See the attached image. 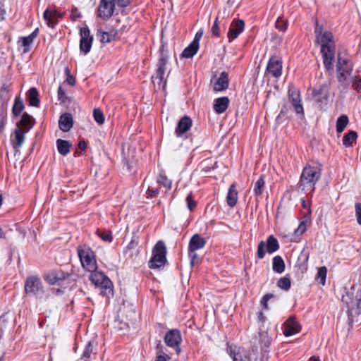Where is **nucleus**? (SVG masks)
Returning <instances> with one entry per match:
<instances>
[{"mask_svg": "<svg viewBox=\"0 0 361 361\" xmlns=\"http://www.w3.org/2000/svg\"><path fill=\"white\" fill-rule=\"evenodd\" d=\"M43 17L46 20L47 25L51 28H54L58 22L56 20V14L55 11L46 9L44 12Z\"/></svg>", "mask_w": 361, "mask_h": 361, "instance_id": "27", "label": "nucleus"}, {"mask_svg": "<svg viewBox=\"0 0 361 361\" xmlns=\"http://www.w3.org/2000/svg\"><path fill=\"white\" fill-rule=\"evenodd\" d=\"M355 207L357 221L360 225H361V203H356Z\"/></svg>", "mask_w": 361, "mask_h": 361, "instance_id": "49", "label": "nucleus"}, {"mask_svg": "<svg viewBox=\"0 0 361 361\" xmlns=\"http://www.w3.org/2000/svg\"><path fill=\"white\" fill-rule=\"evenodd\" d=\"M258 319L259 321L263 322L264 319V316L262 312H259L258 314Z\"/></svg>", "mask_w": 361, "mask_h": 361, "instance_id": "64", "label": "nucleus"}, {"mask_svg": "<svg viewBox=\"0 0 361 361\" xmlns=\"http://www.w3.org/2000/svg\"><path fill=\"white\" fill-rule=\"evenodd\" d=\"M279 248V244L276 238L273 235H269L267 240V251L269 253H273L277 251Z\"/></svg>", "mask_w": 361, "mask_h": 361, "instance_id": "32", "label": "nucleus"}, {"mask_svg": "<svg viewBox=\"0 0 361 361\" xmlns=\"http://www.w3.org/2000/svg\"><path fill=\"white\" fill-rule=\"evenodd\" d=\"M147 192H148L149 196L154 197V196H156L159 193V190L157 188H155V189H148L147 190Z\"/></svg>", "mask_w": 361, "mask_h": 361, "instance_id": "60", "label": "nucleus"}, {"mask_svg": "<svg viewBox=\"0 0 361 361\" xmlns=\"http://www.w3.org/2000/svg\"><path fill=\"white\" fill-rule=\"evenodd\" d=\"M265 247L266 244L264 241H261L258 244L257 255L259 259H262L264 257L266 254Z\"/></svg>", "mask_w": 361, "mask_h": 361, "instance_id": "47", "label": "nucleus"}, {"mask_svg": "<svg viewBox=\"0 0 361 361\" xmlns=\"http://www.w3.org/2000/svg\"><path fill=\"white\" fill-rule=\"evenodd\" d=\"M342 302L346 305L349 314L353 316L361 313V282L354 285L343 295Z\"/></svg>", "mask_w": 361, "mask_h": 361, "instance_id": "2", "label": "nucleus"}, {"mask_svg": "<svg viewBox=\"0 0 361 361\" xmlns=\"http://www.w3.org/2000/svg\"><path fill=\"white\" fill-rule=\"evenodd\" d=\"M277 286L281 289L288 290L290 288V280L288 277H282L278 281Z\"/></svg>", "mask_w": 361, "mask_h": 361, "instance_id": "43", "label": "nucleus"}, {"mask_svg": "<svg viewBox=\"0 0 361 361\" xmlns=\"http://www.w3.org/2000/svg\"><path fill=\"white\" fill-rule=\"evenodd\" d=\"M348 123V118L345 115L339 116L336 121V131L341 133Z\"/></svg>", "mask_w": 361, "mask_h": 361, "instance_id": "36", "label": "nucleus"}, {"mask_svg": "<svg viewBox=\"0 0 361 361\" xmlns=\"http://www.w3.org/2000/svg\"><path fill=\"white\" fill-rule=\"evenodd\" d=\"M192 126V120L188 116L183 117L178 123L176 128V135L178 137L182 136L185 133L188 131Z\"/></svg>", "mask_w": 361, "mask_h": 361, "instance_id": "20", "label": "nucleus"}, {"mask_svg": "<svg viewBox=\"0 0 361 361\" xmlns=\"http://www.w3.org/2000/svg\"><path fill=\"white\" fill-rule=\"evenodd\" d=\"M90 280L97 287L102 289L101 293L104 296L113 295V284L111 280L102 272L97 271H90Z\"/></svg>", "mask_w": 361, "mask_h": 361, "instance_id": "3", "label": "nucleus"}, {"mask_svg": "<svg viewBox=\"0 0 361 361\" xmlns=\"http://www.w3.org/2000/svg\"><path fill=\"white\" fill-rule=\"evenodd\" d=\"M357 137V133L355 131H350L346 133L343 137V144L345 147H350Z\"/></svg>", "mask_w": 361, "mask_h": 361, "instance_id": "37", "label": "nucleus"}, {"mask_svg": "<svg viewBox=\"0 0 361 361\" xmlns=\"http://www.w3.org/2000/svg\"><path fill=\"white\" fill-rule=\"evenodd\" d=\"M73 121L71 114L65 113L62 114L59 121V128L63 132H68L73 127Z\"/></svg>", "mask_w": 361, "mask_h": 361, "instance_id": "22", "label": "nucleus"}, {"mask_svg": "<svg viewBox=\"0 0 361 361\" xmlns=\"http://www.w3.org/2000/svg\"><path fill=\"white\" fill-rule=\"evenodd\" d=\"M4 1L0 0V21L4 19L5 10L4 8Z\"/></svg>", "mask_w": 361, "mask_h": 361, "instance_id": "58", "label": "nucleus"}, {"mask_svg": "<svg viewBox=\"0 0 361 361\" xmlns=\"http://www.w3.org/2000/svg\"><path fill=\"white\" fill-rule=\"evenodd\" d=\"M326 274H327V269L326 267H321L318 268L317 273L315 276V280L324 286L326 283Z\"/></svg>", "mask_w": 361, "mask_h": 361, "instance_id": "35", "label": "nucleus"}, {"mask_svg": "<svg viewBox=\"0 0 361 361\" xmlns=\"http://www.w3.org/2000/svg\"><path fill=\"white\" fill-rule=\"evenodd\" d=\"M30 105L32 106H38L39 100L38 99V92L36 88L32 87L28 91Z\"/></svg>", "mask_w": 361, "mask_h": 361, "instance_id": "34", "label": "nucleus"}, {"mask_svg": "<svg viewBox=\"0 0 361 361\" xmlns=\"http://www.w3.org/2000/svg\"><path fill=\"white\" fill-rule=\"evenodd\" d=\"M94 347L92 341H89L83 350L81 359L84 360V361H89V359L91 357L92 353H93Z\"/></svg>", "mask_w": 361, "mask_h": 361, "instance_id": "39", "label": "nucleus"}, {"mask_svg": "<svg viewBox=\"0 0 361 361\" xmlns=\"http://www.w3.org/2000/svg\"><path fill=\"white\" fill-rule=\"evenodd\" d=\"M276 27L281 31H285L287 28V25L279 18L276 22Z\"/></svg>", "mask_w": 361, "mask_h": 361, "instance_id": "53", "label": "nucleus"}, {"mask_svg": "<svg viewBox=\"0 0 361 361\" xmlns=\"http://www.w3.org/2000/svg\"><path fill=\"white\" fill-rule=\"evenodd\" d=\"M353 87L358 92H361V78L355 77L353 82Z\"/></svg>", "mask_w": 361, "mask_h": 361, "instance_id": "51", "label": "nucleus"}, {"mask_svg": "<svg viewBox=\"0 0 361 361\" xmlns=\"http://www.w3.org/2000/svg\"><path fill=\"white\" fill-rule=\"evenodd\" d=\"M66 72L68 74V77L66 78V81L67 82L71 85H75V78L71 75L69 74L70 71H69V69L68 68H66Z\"/></svg>", "mask_w": 361, "mask_h": 361, "instance_id": "57", "label": "nucleus"}, {"mask_svg": "<svg viewBox=\"0 0 361 361\" xmlns=\"http://www.w3.org/2000/svg\"><path fill=\"white\" fill-rule=\"evenodd\" d=\"M206 244L205 240L199 234L193 235L189 242V251H196L202 249Z\"/></svg>", "mask_w": 361, "mask_h": 361, "instance_id": "23", "label": "nucleus"}, {"mask_svg": "<svg viewBox=\"0 0 361 361\" xmlns=\"http://www.w3.org/2000/svg\"><path fill=\"white\" fill-rule=\"evenodd\" d=\"M24 109L23 102L20 99H16L12 112L14 116H18Z\"/></svg>", "mask_w": 361, "mask_h": 361, "instance_id": "41", "label": "nucleus"}, {"mask_svg": "<svg viewBox=\"0 0 361 361\" xmlns=\"http://www.w3.org/2000/svg\"><path fill=\"white\" fill-rule=\"evenodd\" d=\"M229 80L228 73L225 71L222 72L219 78L214 84V90L215 92H221L228 87Z\"/></svg>", "mask_w": 361, "mask_h": 361, "instance_id": "21", "label": "nucleus"}, {"mask_svg": "<svg viewBox=\"0 0 361 361\" xmlns=\"http://www.w3.org/2000/svg\"><path fill=\"white\" fill-rule=\"evenodd\" d=\"M199 46L196 42H192L181 54L183 58H192L197 51Z\"/></svg>", "mask_w": 361, "mask_h": 361, "instance_id": "28", "label": "nucleus"}, {"mask_svg": "<svg viewBox=\"0 0 361 361\" xmlns=\"http://www.w3.org/2000/svg\"><path fill=\"white\" fill-rule=\"evenodd\" d=\"M181 340L180 332L178 329L169 331L164 336V341L166 344L172 348H178Z\"/></svg>", "mask_w": 361, "mask_h": 361, "instance_id": "15", "label": "nucleus"}, {"mask_svg": "<svg viewBox=\"0 0 361 361\" xmlns=\"http://www.w3.org/2000/svg\"><path fill=\"white\" fill-rule=\"evenodd\" d=\"M272 268L275 272L279 274H281L284 271L285 263L281 257L276 256L274 257Z\"/></svg>", "mask_w": 361, "mask_h": 361, "instance_id": "33", "label": "nucleus"}, {"mask_svg": "<svg viewBox=\"0 0 361 361\" xmlns=\"http://www.w3.org/2000/svg\"><path fill=\"white\" fill-rule=\"evenodd\" d=\"M265 181L264 176L262 175L255 182L254 185V192L256 195H260L262 194V192L264 188Z\"/></svg>", "mask_w": 361, "mask_h": 361, "instance_id": "38", "label": "nucleus"}, {"mask_svg": "<svg viewBox=\"0 0 361 361\" xmlns=\"http://www.w3.org/2000/svg\"><path fill=\"white\" fill-rule=\"evenodd\" d=\"M68 276V274H64L61 271H52L49 275V281L50 283L55 284L64 280Z\"/></svg>", "mask_w": 361, "mask_h": 361, "instance_id": "31", "label": "nucleus"}, {"mask_svg": "<svg viewBox=\"0 0 361 361\" xmlns=\"http://www.w3.org/2000/svg\"><path fill=\"white\" fill-rule=\"evenodd\" d=\"M188 207L190 210H192L196 207V202L192 200L191 194L188 195L186 197Z\"/></svg>", "mask_w": 361, "mask_h": 361, "instance_id": "55", "label": "nucleus"}, {"mask_svg": "<svg viewBox=\"0 0 361 361\" xmlns=\"http://www.w3.org/2000/svg\"><path fill=\"white\" fill-rule=\"evenodd\" d=\"M313 95L316 97V100L318 103L326 104V102L329 97V87L326 84H324L320 86L318 90L313 92Z\"/></svg>", "mask_w": 361, "mask_h": 361, "instance_id": "19", "label": "nucleus"}, {"mask_svg": "<svg viewBox=\"0 0 361 361\" xmlns=\"http://www.w3.org/2000/svg\"><path fill=\"white\" fill-rule=\"evenodd\" d=\"M227 353L232 357L233 361H250V356L240 348L228 345Z\"/></svg>", "mask_w": 361, "mask_h": 361, "instance_id": "16", "label": "nucleus"}, {"mask_svg": "<svg viewBox=\"0 0 361 361\" xmlns=\"http://www.w3.org/2000/svg\"><path fill=\"white\" fill-rule=\"evenodd\" d=\"M218 18H216L214 25L212 27V32L214 36L218 37L219 36V27L218 25Z\"/></svg>", "mask_w": 361, "mask_h": 361, "instance_id": "54", "label": "nucleus"}, {"mask_svg": "<svg viewBox=\"0 0 361 361\" xmlns=\"http://www.w3.org/2000/svg\"><path fill=\"white\" fill-rule=\"evenodd\" d=\"M33 125L34 121L32 118L27 113L23 114L20 121L17 124V126H19L23 130H27V132L32 128Z\"/></svg>", "mask_w": 361, "mask_h": 361, "instance_id": "26", "label": "nucleus"}, {"mask_svg": "<svg viewBox=\"0 0 361 361\" xmlns=\"http://www.w3.org/2000/svg\"><path fill=\"white\" fill-rule=\"evenodd\" d=\"M97 233L98 236L99 238H101L104 241H106V242L112 241L113 238H112L111 232L110 231L98 230L97 231Z\"/></svg>", "mask_w": 361, "mask_h": 361, "instance_id": "44", "label": "nucleus"}, {"mask_svg": "<svg viewBox=\"0 0 361 361\" xmlns=\"http://www.w3.org/2000/svg\"><path fill=\"white\" fill-rule=\"evenodd\" d=\"M157 182L163 185L166 188H170L171 186V180L164 176H160L157 180Z\"/></svg>", "mask_w": 361, "mask_h": 361, "instance_id": "48", "label": "nucleus"}, {"mask_svg": "<svg viewBox=\"0 0 361 361\" xmlns=\"http://www.w3.org/2000/svg\"><path fill=\"white\" fill-rule=\"evenodd\" d=\"M27 130H23L19 126H17L14 131L13 137H11V141L15 150V155L20 152L19 149L22 147L25 141V135Z\"/></svg>", "mask_w": 361, "mask_h": 361, "instance_id": "12", "label": "nucleus"}, {"mask_svg": "<svg viewBox=\"0 0 361 361\" xmlns=\"http://www.w3.org/2000/svg\"><path fill=\"white\" fill-rule=\"evenodd\" d=\"M322 165H307L302 170L298 188L305 193L312 192L315 189L316 183L320 179Z\"/></svg>", "mask_w": 361, "mask_h": 361, "instance_id": "1", "label": "nucleus"}, {"mask_svg": "<svg viewBox=\"0 0 361 361\" xmlns=\"http://www.w3.org/2000/svg\"><path fill=\"white\" fill-rule=\"evenodd\" d=\"M166 247L162 240H159L152 250V257L149 262L151 269L164 267L166 262Z\"/></svg>", "mask_w": 361, "mask_h": 361, "instance_id": "5", "label": "nucleus"}, {"mask_svg": "<svg viewBox=\"0 0 361 361\" xmlns=\"http://www.w3.org/2000/svg\"><path fill=\"white\" fill-rule=\"evenodd\" d=\"M38 33V29H35L30 35L27 37H23L21 39L22 44L25 47H28L36 38Z\"/></svg>", "mask_w": 361, "mask_h": 361, "instance_id": "40", "label": "nucleus"}, {"mask_svg": "<svg viewBox=\"0 0 361 361\" xmlns=\"http://www.w3.org/2000/svg\"><path fill=\"white\" fill-rule=\"evenodd\" d=\"M97 36L99 37L100 42L102 43H109L111 42L110 35L106 32L98 30Z\"/></svg>", "mask_w": 361, "mask_h": 361, "instance_id": "45", "label": "nucleus"}, {"mask_svg": "<svg viewBox=\"0 0 361 361\" xmlns=\"http://www.w3.org/2000/svg\"><path fill=\"white\" fill-rule=\"evenodd\" d=\"M202 35H203L202 30H200V31L197 32L195 39H193L192 42H196L197 44L199 46V41L200 40L201 37H202Z\"/></svg>", "mask_w": 361, "mask_h": 361, "instance_id": "59", "label": "nucleus"}, {"mask_svg": "<svg viewBox=\"0 0 361 361\" xmlns=\"http://www.w3.org/2000/svg\"><path fill=\"white\" fill-rule=\"evenodd\" d=\"M337 71L338 73V82L344 85L346 80V75H350L353 71V64L347 59L338 56V61L336 64Z\"/></svg>", "mask_w": 361, "mask_h": 361, "instance_id": "8", "label": "nucleus"}, {"mask_svg": "<svg viewBox=\"0 0 361 361\" xmlns=\"http://www.w3.org/2000/svg\"><path fill=\"white\" fill-rule=\"evenodd\" d=\"M245 27L244 21L242 20H237L233 21L228 32V37L234 39L243 31Z\"/></svg>", "mask_w": 361, "mask_h": 361, "instance_id": "18", "label": "nucleus"}, {"mask_svg": "<svg viewBox=\"0 0 361 361\" xmlns=\"http://www.w3.org/2000/svg\"><path fill=\"white\" fill-rule=\"evenodd\" d=\"M78 255L82 267L88 271H93L97 269V264L94 252L85 245L78 247Z\"/></svg>", "mask_w": 361, "mask_h": 361, "instance_id": "4", "label": "nucleus"}, {"mask_svg": "<svg viewBox=\"0 0 361 361\" xmlns=\"http://www.w3.org/2000/svg\"><path fill=\"white\" fill-rule=\"evenodd\" d=\"M238 198V193L235 185L233 183L230 185L226 196V203L230 207L235 206Z\"/></svg>", "mask_w": 361, "mask_h": 361, "instance_id": "24", "label": "nucleus"}, {"mask_svg": "<svg viewBox=\"0 0 361 361\" xmlns=\"http://www.w3.org/2000/svg\"><path fill=\"white\" fill-rule=\"evenodd\" d=\"M25 292L28 295H34L42 298L44 294V288L39 278L37 276L27 277L25 282Z\"/></svg>", "mask_w": 361, "mask_h": 361, "instance_id": "7", "label": "nucleus"}, {"mask_svg": "<svg viewBox=\"0 0 361 361\" xmlns=\"http://www.w3.org/2000/svg\"><path fill=\"white\" fill-rule=\"evenodd\" d=\"M161 344L157 345V356L156 361H167L170 357L168 355L161 351Z\"/></svg>", "mask_w": 361, "mask_h": 361, "instance_id": "46", "label": "nucleus"}, {"mask_svg": "<svg viewBox=\"0 0 361 361\" xmlns=\"http://www.w3.org/2000/svg\"><path fill=\"white\" fill-rule=\"evenodd\" d=\"M274 297V295L273 294H271V293H267L262 298L264 299V300L265 301H269L271 298Z\"/></svg>", "mask_w": 361, "mask_h": 361, "instance_id": "63", "label": "nucleus"}, {"mask_svg": "<svg viewBox=\"0 0 361 361\" xmlns=\"http://www.w3.org/2000/svg\"><path fill=\"white\" fill-rule=\"evenodd\" d=\"M115 4L111 0H101L98 6V16L102 19H109L114 14Z\"/></svg>", "mask_w": 361, "mask_h": 361, "instance_id": "10", "label": "nucleus"}, {"mask_svg": "<svg viewBox=\"0 0 361 361\" xmlns=\"http://www.w3.org/2000/svg\"><path fill=\"white\" fill-rule=\"evenodd\" d=\"M289 94L291 99L292 105L297 114H304L303 107L301 103L300 94L296 89H289Z\"/></svg>", "mask_w": 361, "mask_h": 361, "instance_id": "17", "label": "nucleus"}, {"mask_svg": "<svg viewBox=\"0 0 361 361\" xmlns=\"http://www.w3.org/2000/svg\"><path fill=\"white\" fill-rule=\"evenodd\" d=\"M167 63L168 55L162 48L160 49V56L157 63L156 73L154 76H152V79L154 82H155V80H158V85L159 87L161 86L163 88H164L166 84L164 75L167 70Z\"/></svg>", "mask_w": 361, "mask_h": 361, "instance_id": "6", "label": "nucleus"}, {"mask_svg": "<svg viewBox=\"0 0 361 361\" xmlns=\"http://www.w3.org/2000/svg\"><path fill=\"white\" fill-rule=\"evenodd\" d=\"M78 147L81 150H85L87 147V144L84 140H80L78 143Z\"/></svg>", "mask_w": 361, "mask_h": 361, "instance_id": "61", "label": "nucleus"}, {"mask_svg": "<svg viewBox=\"0 0 361 361\" xmlns=\"http://www.w3.org/2000/svg\"><path fill=\"white\" fill-rule=\"evenodd\" d=\"M58 97H59V99L62 102H64L66 101V95L61 87H59Z\"/></svg>", "mask_w": 361, "mask_h": 361, "instance_id": "56", "label": "nucleus"}, {"mask_svg": "<svg viewBox=\"0 0 361 361\" xmlns=\"http://www.w3.org/2000/svg\"><path fill=\"white\" fill-rule=\"evenodd\" d=\"M301 326L296 321L295 317L291 316L283 324V334L286 336H290L300 332Z\"/></svg>", "mask_w": 361, "mask_h": 361, "instance_id": "13", "label": "nucleus"}, {"mask_svg": "<svg viewBox=\"0 0 361 361\" xmlns=\"http://www.w3.org/2000/svg\"><path fill=\"white\" fill-rule=\"evenodd\" d=\"M274 297V295L273 294H271V293H267L262 298L264 299V300L265 301H269L271 298Z\"/></svg>", "mask_w": 361, "mask_h": 361, "instance_id": "62", "label": "nucleus"}, {"mask_svg": "<svg viewBox=\"0 0 361 361\" xmlns=\"http://www.w3.org/2000/svg\"><path fill=\"white\" fill-rule=\"evenodd\" d=\"M189 257L190 258L191 266H194L195 264L198 263L199 258L195 251H189Z\"/></svg>", "mask_w": 361, "mask_h": 361, "instance_id": "50", "label": "nucleus"}, {"mask_svg": "<svg viewBox=\"0 0 361 361\" xmlns=\"http://www.w3.org/2000/svg\"><path fill=\"white\" fill-rule=\"evenodd\" d=\"M319 39L321 43V49H323L324 47H329L331 45H335L333 42V35L330 32H324L321 34Z\"/></svg>", "mask_w": 361, "mask_h": 361, "instance_id": "29", "label": "nucleus"}, {"mask_svg": "<svg viewBox=\"0 0 361 361\" xmlns=\"http://www.w3.org/2000/svg\"><path fill=\"white\" fill-rule=\"evenodd\" d=\"M229 99L226 97H223L215 99L214 109L217 114L224 113L228 108Z\"/></svg>", "mask_w": 361, "mask_h": 361, "instance_id": "25", "label": "nucleus"}, {"mask_svg": "<svg viewBox=\"0 0 361 361\" xmlns=\"http://www.w3.org/2000/svg\"><path fill=\"white\" fill-rule=\"evenodd\" d=\"M322 54L323 63L326 69L329 71L334 70V61L335 59V45H331L329 47H324L321 49Z\"/></svg>", "mask_w": 361, "mask_h": 361, "instance_id": "11", "label": "nucleus"}, {"mask_svg": "<svg viewBox=\"0 0 361 361\" xmlns=\"http://www.w3.org/2000/svg\"><path fill=\"white\" fill-rule=\"evenodd\" d=\"M306 231V223L305 221H302L297 229L295 230V233L297 235H302L305 231Z\"/></svg>", "mask_w": 361, "mask_h": 361, "instance_id": "52", "label": "nucleus"}, {"mask_svg": "<svg viewBox=\"0 0 361 361\" xmlns=\"http://www.w3.org/2000/svg\"><path fill=\"white\" fill-rule=\"evenodd\" d=\"M80 50L85 54H87L92 45L93 36L90 35V29L87 26L80 28Z\"/></svg>", "mask_w": 361, "mask_h": 361, "instance_id": "9", "label": "nucleus"}, {"mask_svg": "<svg viewBox=\"0 0 361 361\" xmlns=\"http://www.w3.org/2000/svg\"><path fill=\"white\" fill-rule=\"evenodd\" d=\"M71 144L68 141L58 139L56 140V147L60 154L66 156L70 152Z\"/></svg>", "mask_w": 361, "mask_h": 361, "instance_id": "30", "label": "nucleus"}, {"mask_svg": "<svg viewBox=\"0 0 361 361\" xmlns=\"http://www.w3.org/2000/svg\"><path fill=\"white\" fill-rule=\"evenodd\" d=\"M267 71L275 78L281 76L282 71V62L281 59L277 56L271 57L269 60Z\"/></svg>", "mask_w": 361, "mask_h": 361, "instance_id": "14", "label": "nucleus"}, {"mask_svg": "<svg viewBox=\"0 0 361 361\" xmlns=\"http://www.w3.org/2000/svg\"><path fill=\"white\" fill-rule=\"evenodd\" d=\"M93 117L94 121L99 124L102 125L104 123V115L99 109H94L93 111Z\"/></svg>", "mask_w": 361, "mask_h": 361, "instance_id": "42", "label": "nucleus"}]
</instances>
